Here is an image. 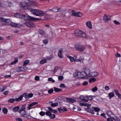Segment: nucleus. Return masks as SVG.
<instances>
[{"label":"nucleus","mask_w":121,"mask_h":121,"mask_svg":"<svg viewBox=\"0 0 121 121\" xmlns=\"http://www.w3.org/2000/svg\"><path fill=\"white\" fill-rule=\"evenodd\" d=\"M72 14L73 15L77 17H81L82 16V14L81 13H76L74 11L72 12Z\"/></svg>","instance_id":"obj_12"},{"label":"nucleus","mask_w":121,"mask_h":121,"mask_svg":"<svg viewBox=\"0 0 121 121\" xmlns=\"http://www.w3.org/2000/svg\"><path fill=\"white\" fill-rule=\"evenodd\" d=\"M16 121H22V119L20 118H17L16 119Z\"/></svg>","instance_id":"obj_54"},{"label":"nucleus","mask_w":121,"mask_h":121,"mask_svg":"<svg viewBox=\"0 0 121 121\" xmlns=\"http://www.w3.org/2000/svg\"><path fill=\"white\" fill-rule=\"evenodd\" d=\"M84 101H83V100H78V102L79 104V105L81 106H91V104H85L83 102Z\"/></svg>","instance_id":"obj_10"},{"label":"nucleus","mask_w":121,"mask_h":121,"mask_svg":"<svg viewBox=\"0 0 121 121\" xmlns=\"http://www.w3.org/2000/svg\"><path fill=\"white\" fill-rule=\"evenodd\" d=\"M49 117L51 119H53L55 117V115L54 114H51V116Z\"/></svg>","instance_id":"obj_40"},{"label":"nucleus","mask_w":121,"mask_h":121,"mask_svg":"<svg viewBox=\"0 0 121 121\" xmlns=\"http://www.w3.org/2000/svg\"><path fill=\"white\" fill-rule=\"evenodd\" d=\"M97 90V88L96 86H95L94 87L92 88V91L93 92H95Z\"/></svg>","instance_id":"obj_45"},{"label":"nucleus","mask_w":121,"mask_h":121,"mask_svg":"<svg viewBox=\"0 0 121 121\" xmlns=\"http://www.w3.org/2000/svg\"><path fill=\"white\" fill-rule=\"evenodd\" d=\"M75 48L76 50L81 52L85 50L86 48L82 45L77 44L75 46Z\"/></svg>","instance_id":"obj_8"},{"label":"nucleus","mask_w":121,"mask_h":121,"mask_svg":"<svg viewBox=\"0 0 121 121\" xmlns=\"http://www.w3.org/2000/svg\"><path fill=\"white\" fill-rule=\"evenodd\" d=\"M51 114V112L49 111H47L46 113V115L49 117Z\"/></svg>","instance_id":"obj_43"},{"label":"nucleus","mask_w":121,"mask_h":121,"mask_svg":"<svg viewBox=\"0 0 121 121\" xmlns=\"http://www.w3.org/2000/svg\"><path fill=\"white\" fill-rule=\"evenodd\" d=\"M9 92V91H4L3 93V94L5 95H7L8 94Z\"/></svg>","instance_id":"obj_61"},{"label":"nucleus","mask_w":121,"mask_h":121,"mask_svg":"<svg viewBox=\"0 0 121 121\" xmlns=\"http://www.w3.org/2000/svg\"><path fill=\"white\" fill-rule=\"evenodd\" d=\"M85 110L88 112L92 114H94V111L92 109L89 108L87 107L86 108Z\"/></svg>","instance_id":"obj_18"},{"label":"nucleus","mask_w":121,"mask_h":121,"mask_svg":"<svg viewBox=\"0 0 121 121\" xmlns=\"http://www.w3.org/2000/svg\"><path fill=\"white\" fill-rule=\"evenodd\" d=\"M60 87L62 88H65L66 87L63 84H61L60 85Z\"/></svg>","instance_id":"obj_47"},{"label":"nucleus","mask_w":121,"mask_h":121,"mask_svg":"<svg viewBox=\"0 0 121 121\" xmlns=\"http://www.w3.org/2000/svg\"><path fill=\"white\" fill-rule=\"evenodd\" d=\"M86 24L87 26L89 28L91 29L92 28V25L90 21L87 22Z\"/></svg>","instance_id":"obj_20"},{"label":"nucleus","mask_w":121,"mask_h":121,"mask_svg":"<svg viewBox=\"0 0 121 121\" xmlns=\"http://www.w3.org/2000/svg\"><path fill=\"white\" fill-rule=\"evenodd\" d=\"M58 79L60 81H61L63 80V76H59L58 77Z\"/></svg>","instance_id":"obj_48"},{"label":"nucleus","mask_w":121,"mask_h":121,"mask_svg":"<svg viewBox=\"0 0 121 121\" xmlns=\"http://www.w3.org/2000/svg\"><path fill=\"white\" fill-rule=\"evenodd\" d=\"M58 110L60 112H62L66 111L67 110L65 107H60L58 108Z\"/></svg>","instance_id":"obj_16"},{"label":"nucleus","mask_w":121,"mask_h":121,"mask_svg":"<svg viewBox=\"0 0 121 121\" xmlns=\"http://www.w3.org/2000/svg\"><path fill=\"white\" fill-rule=\"evenodd\" d=\"M18 61V60L17 58H14V60L12 62H11L10 64L9 65H13L15 64H16L17 62Z\"/></svg>","instance_id":"obj_28"},{"label":"nucleus","mask_w":121,"mask_h":121,"mask_svg":"<svg viewBox=\"0 0 121 121\" xmlns=\"http://www.w3.org/2000/svg\"><path fill=\"white\" fill-rule=\"evenodd\" d=\"M113 91L115 93L116 95L119 93L118 92V91L117 89H115Z\"/></svg>","instance_id":"obj_57"},{"label":"nucleus","mask_w":121,"mask_h":121,"mask_svg":"<svg viewBox=\"0 0 121 121\" xmlns=\"http://www.w3.org/2000/svg\"><path fill=\"white\" fill-rule=\"evenodd\" d=\"M37 3L34 1L30 0H26L25 2H22L20 3V6L23 8L25 9H30L32 6H35Z\"/></svg>","instance_id":"obj_2"},{"label":"nucleus","mask_w":121,"mask_h":121,"mask_svg":"<svg viewBox=\"0 0 121 121\" xmlns=\"http://www.w3.org/2000/svg\"><path fill=\"white\" fill-rule=\"evenodd\" d=\"M75 35L76 36H79L83 37L85 39H87L88 38V37L86 35V34L82 31L78 29H77L74 31Z\"/></svg>","instance_id":"obj_4"},{"label":"nucleus","mask_w":121,"mask_h":121,"mask_svg":"<svg viewBox=\"0 0 121 121\" xmlns=\"http://www.w3.org/2000/svg\"><path fill=\"white\" fill-rule=\"evenodd\" d=\"M48 81L51 82H55V81L52 78H49L48 79Z\"/></svg>","instance_id":"obj_38"},{"label":"nucleus","mask_w":121,"mask_h":121,"mask_svg":"<svg viewBox=\"0 0 121 121\" xmlns=\"http://www.w3.org/2000/svg\"><path fill=\"white\" fill-rule=\"evenodd\" d=\"M101 116H103L104 118H106V116L105 115V114L104 113H102L101 115Z\"/></svg>","instance_id":"obj_56"},{"label":"nucleus","mask_w":121,"mask_h":121,"mask_svg":"<svg viewBox=\"0 0 121 121\" xmlns=\"http://www.w3.org/2000/svg\"><path fill=\"white\" fill-rule=\"evenodd\" d=\"M106 113L108 117L112 118L115 116V115L111 111H107L106 112Z\"/></svg>","instance_id":"obj_13"},{"label":"nucleus","mask_w":121,"mask_h":121,"mask_svg":"<svg viewBox=\"0 0 121 121\" xmlns=\"http://www.w3.org/2000/svg\"><path fill=\"white\" fill-rule=\"evenodd\" d=\"M80 55V54H78L77 55H75L73 57L68 55H67V56L68 58H69L70 61L71 62H82L84 60L83 58L81 57L80 56L79 57H78L79 55Z\"/></svg>","instance_id":"obj_3"},{"label":"nucleus","mask_w":121,"mask_h":121,"mask_svg":"<svg viewBox=\"0 0 121 121\" xmlns=\"http://www.w3.org/2000/svg\"><path fill=\"white\" fill-rule=\"evenodd\" d=\"M21 67H18L17 68H16V70L18 72H21V70H20Z\"/></svg>","instance_id":"obj_49"},{"label":"nucleus","mask_w":121,"mask_h":121,"mask_svg":"<svg viewBox=\"0 0 121 121\" xmlns=\"http://www.w3.org/2000/svg\"><path fill=\"white\" fill-rule=\"evenodd\" d=\"M114 23L116 25H119L120 24V23L118 21H116V20H114Z\"/></svg>","instance_id":"obj_59"},{"label":"nucleus","mask_w":121,"mask_h":121,"mask_svg":"<svg viewBox=\"0 0 121 121\" xmlns=\"http://www.w3.org/2000/svg\"><path fill=\"white\" fill-rule=\"evenodd\" d=\"M30 12L33 15L36 16L42 15L43 14V12L42 11L33 9L30 10Z\"/></svg>","instance_id":"obj_5"},{"label":"nucleus","mask_w":121,"mask_h":121,"mask_svg":"<svg viewBox=\"0 0 121 121\" xmlns=\"http://www.w3.org/2000/svg\"><path fill=\"white\" fill-rule=\"evenodd\" d=\"M90 79L89 80V82L90 83H92L93 82L95 81L96 79L95 78H90Z\"/></svg>","instance_id":"obj_32"},{"label":"nucleus","mask_w":121,"mask_h":121,"mask_svg":"<svg viewBox=\"0 0 121 121\" xmlns=\"http://www.w3.org/2000/svg\"><path fill=\"white\" fill-rule=\"evenodd\" d=\"M76 75V77L79 78L86 79H90L91 77H95L98 76L99 73L97 72H90V70L88 69H85L84 71L78 72L74 73V75Z\"/></svg>","instance_id":"obj_1"},{"label":"nucleus","mask_w":121,"mask_h":121,"mask_svg":"<svg viewBox=\"0 0 121 121\" xmlns=\"http://www.w3.org/2000/svg\"><path fill=\"white\" fill-rule=\"evenodd\" d=\"M19 108L18 106H16L13 109V111L14 112H17L19 110Z\"/></svg>","instance_id":"obj_29"},{"label":"nucleus","mask_w":121,"mask_h":121,"mask_svg":"<svg viewBox=\"0 0 121 121\" xmlns=\"http://www.w3.org/2000/svg\"><path fill=\"white\" fill-rule=\"evenodd\" d=\"M62 49H60L58 53V56L60 58H62L63 57V56L62 54Z\"/></svg>","instance_id":"obj_17"},{"label":"nucleus","mask_w":121,"mask_h":121,"mask_svg":"<svg viewBox=\"0 0 121 121\" xmlns=\"http://www.w3.org/2000/svg\"><path fill=\"white\" fill-rule=\"evenodd\" d=\"M80 99H82V100H83V101H84L85 102H87L88 101V100L85 99H84V97L82 96H80Z\"/></svg>","instance_id":"obj_31"},{"label":"nucleus","mask_w":121,"mask_h":121,"mask_svg":"<svg viewBox=\"0 0 121 121\" xmlns=\"http://www.w3.org/2000/svg\"><path fill=\"white\" fill-rule=\"evenodd\" d=\"M50 10L51 11H52L55 12H59V10L58 9V8L57 7H54L52 9H50Z\"/></svg>","instance_id":"obj_26"},{"label":"nucleus","mask_w":121,"mask_h":121,"mask_svg":"<svg viewBox=\"0 0 121 121\" xmlns=\"http://www.w3.org/2000/svg\"><path fill=\"white\" fill-rule=\"evenodd\" d=\"M43 42L45 44L48 43V42L47 40H44L43 41Z\"/></svg>","instance_id":"obj_60"},{"label":"nucleus","mask_w":121,"mask_h":121,"mask_svg":"<svg viewBox=\"0 0 121 121\" xmlns=\"http://www.w3.org/2000/svg\"><path fill=\"white\" fill-rule=\"evenodd\" d=\"M48 108L49 110L51 112L55 113H57V111L53 109L51 107H48Z\"/></svg>","instance_id":"obj_24"},{"label":"nucleus","mask_w":121,"mask_h":121,"mask_svg":"<svg viewBox=\"0 0 121 121\" xmlns=\"http://www.w3.org/2000/svg\"><path fill=\"white\" fill-rule=\"evenodd\" d=\"M53 91L54 90L53 89H52L48 90V93L51 94L53 92Z\"/></svg>","instance_id":"obj_50"},{"label":"nucleus","mask_w":121,"mask_h":121,"mask_svg":"<svg viewBox=\"0 0 121 121\" xmlns=\"http://www.w3.org/2000/svg\"><path fill=\"white\" fill-rule=\"evenodd\" d=\"M29 62V60H26L24 62L23 65H25L27 64Z\"/></svg>","instance_id":"obj_36"},{"label":"nucleus","mask_w":121,"mask_h":121,"mask_svg":"<svg viewBox=\"0 0 121 121\" xmlns=\"http://www.w3.org/2000/svg\"><path fill=\"white\" fill-rule=\"evenodd\" d=\"M112 119V117L108 118H107V120L108 121H113Z\"/></svg>","instance_id":"obj_58"},{"label":"nucleus","mask_w":121,"mask_h":121,"mask_svg":"<svg viewBox=\"0 0 121 121\" xmlns=\"http://www.w3.org/2000/svg\"><path fill=\"white\" fill-rule=\"evenodd\" d=\"M25 24L28 27L30 28L33 27L35 26V25L32 22H26Z\"/></svg>","instance_id":"obj_11"},{"label":"nucleus","mask_w":121,"mask_h":121,"mask_svg":"<svg viewBox=\"0 0 121 121\" xmlns=\"http://www.w3.org/2000/svg\"><path fill=\"white\" fill-rule=\"evenodd\" d=\"M19 113L23 117L27 118H30L28 115L26 114V112L25 110H20Z\"/></svg>","instance_id":"obj_9"},{"label":"nucleus","mask_w":121,"mask_h":121,"mask_svg":"<svg viewBox=\"0 0 121 121\" xmlns=\"http://www.w3.org/2000/svg\"><path fill=\"white\" fill-rule=\"evenodd\" d=\"M39 114L40 115L43 116L45 115V113L44 112L42 111L40 112Z\"/></svg>","instance_id":"obj_44"},{"label":"nucleus","mask_w":121,"mask_h":121,"mask_svg":"<svg viewBox=\"0 0 121 121\" xmlns=\"http://www.w3.org/2000/svg\"><path fill=\"white\" fill-rule=\"evenodd\" d=\"M88 84V82L86 81H85L84 82L83 84L82 85L84 86H86Z\"/></svg>","instance_id":"obj_63"},{"label":"nucleus","mask_w":121,"mask_h":121,"mask_svg":"<svg viewBox=\"0 0 121 121\" xmlns=\"http://www.w3.org/2000/svg\"><path fill=\"white\" fill-rule=\"evenodd\" d=\"M28 95L29 96V98H31L32 97H33V95L32 93H31L29 94H28Z\"/></svg>","instance_id":"obj_55"},{"label":"nucleus","mask_w":121,"mask_h":121,"mask_svg":"<svg viewBox=\"0 0 121 121\" xmlns=\"http://www.w3.org/2000/svg\"><path fill=\"white\" fill-rule=\"evenodd\" d=\"M29 115V117H31L32 118H33L34 119H36V118L33 117H35L36 115L35 113H32V112H31V114L29 113V115Z\"/></svg>","instance_id":"obj_27"},{"label":"nucleus","mask_w":121,"mask_h":121,"mask_svg":"<svg viewBox=\"0 0 121 121\" xmlns=\"http://www.w3.org/2000/svg\"><path fill=\"white\" fill-rule=\"evenodd\" d=\"M24 97V98L27 99H29V97L28 95V94L27 93H25L23 94H22L18 98H16L15 100L17 101H19L21 100L23 97Z\"/></svg>","instance_id":"obj_7"},{"label":"nucleus","mask_w":121,"mask_h":121,"mask_svg":"<svg viewBox=\"0 0 121 121\" xmlns=\"http://www.w3.org/2000/svg\"><path fill=\"white\" fill-rule=\"evenodd\" d=\"M67 100L68 102L71 103H74L76 101L75 99L73 98H67Z\"/></svg>","instance_id":"obj_23"},{"label":"nucleus","mask_w":121,"mask_h":121,"mask_svg":"<svg viewBox=\"0 0 121 121\" xmlns=\"http://www.w3.org/2000/svg\"><path fill=\"white\" fill-rule=\"evenodd\" d=\"M15 101V100L13 98L10 99L8 100V102L9 103H13Z\"/></svg>","instance_id":"obj_42"},{"label":"nucleus","mask_w":121,"mask_h":121,"mask_svg":"<svg viewBox=\"0 0 121 121\" xmlns=\"http://www.w3.org/2000/svg\"><path fill=\"white\" fill-rule=\"evenodd\" d=\"M110 17L108 15H105L104 17V20L105 21H107L110 19Z\"/></svg>","instance_id":"obj_19"},{"label":"nucleus","mask_w":121,"mask_h":121,"mask_svg":"<svg viewBox=\"0 0 121 121\" xmlns=\"http://www.w3.org/2000/svg\"><path fill=\"white\" fill-rule=\"evenodd\" d=\"M104 88L105 89L106 91H108L109 89V86H105Z\"/></svg>","instance_id":"obj_52"},{"label":"nucleus","mask_w":121,"mask_h":121,"mask_svg":"<svg viewBox=\"0 0 121 121\" xmlns=\"http://www.w3.org/2000/svg\"><path fill=\"white\" fill-rule=\"evenodd\" d=\"M22 18H24L25 20L33 21L37 19L36 18L27 15H23Z\"/></svg>","instance_id":"obj_6"},{"label":"nucleus","mask_w":121,"mask_h":121,"mask_svg":"<svg viewBox=\"0 0 121 121\" xmlns=\"http://www.w3.org/2000/svg\"><path fill=\"white\" fill-rule=\"evenodd\" d=\"M38 103L37 102H35L30 104L27 107L28 109L29 110L32 109V107L37 104Z\"/></svg>","instance_id":"obj_15"},{"label":"nucleus","mask_w":121,"mask_h":121,"mask_svg":"<svg viewBox=\"0 0 121 121\" xmlns=\"http://www.w3.org/2000/svg\"><path fill=\"white\" fill-rule=\"evenodd\" d=\"M116 95H117L118 98L119 99L121 98V94H120L119 93L117 94Z\"/></svg>","instance_id":"obj_62"},{"label":"nucleus","mask_w":121,"mask_h":121,"mask_svg":"<svg viewBox=\"0 0 121 121\" xmlns=\"http://www.w3.org/2000/svg\"><path fill=\"white\" fill-rule=\"evenodd\" d=\"M114 96V94L113 92H111L108 94V96L109 97V99H111Z\"/></svg>","instance_id":"obj_25"},{"label":"nucleus","mask_w":121,"mask_h":121,"mask_svg":"<svg viewBox=\"0 0 121 121\" xmlns=\"http://www.w3.org/2000/svg\"><path fill=\"white\" fill-rule=\"evenodd\" d=\"M7 3L8 5L9 6L11 7L13 6V4L11 2H8Z\"/></svg>","instance_id":"obj_46"},{"label":"nucleus","mask_w":121,"mask_h":121,"mask_svg":"<svg viewBox=\"0 0 121 121\" xmlns=\"http://www.w3.org/2000/svg\"><path fill=\"white\" fill-rule=\"evenodd\" d=\"M24 69V71H25L27 70L28 69V68L26 66H25L23 67Z\"/></svg>","instance_id":"obj_64"},{"label":"nucleus","mask_w":121,"mask_h":121,"mask_svg":"<svg viewBox=\"0 0 121 121\" xmlns=\"http://www.w3.org/2000/svg\"><path fill=\"white\" fill-rule=\"evenodd\" d=\"M54 91L56 92H58L61 91L62 90L58 88L55 87L54 88Z\"/></svg>","instance_id":"obj_37"},{"label":"nucleus","mask_w":121,"mask_h":121,"mask_svg":"<svg viewBox=\"0 0 121 121\" xmlns=\"http://www.w3.org/2000/svg\"><path fill=\"white\" fill-rule=\"evenodd\" d=\"M95 97V96H91V95L87 96H86V97L89 100H90L92 98H93V97Z\"/></svg>","instance_id":"obj_39"},{"label":"nucleus","mask_w":121,"mask_h":121,"mask_svg":"<svg viewBox=\"0 0 121 121\" xmlns=\"http://www.w3.org/2000/svg\"><path fill=\"white\" fill-rule=\"evenodd\" d=\"M47 60L46 59H44L41 60L40 62V63L41 64H43L45 63L47 61Z\"/></svg>","instance_id":"obj_34"},{"label":"nucleus","mask_w":121,"mask_h":121,"mask_svg":"<svg viewBox=\"0 0 121 121\" xmlns=\"http://www.w3.org/2000/svg\"><path fill=\"white\" fill-rule=\"evenodd\" d=\"M112 118L115 121H120V119L118 117L115 116V115L114 117H113Z\"/></svg>","instance_id":"obj_30"},{"label":"nucleus","mask_w":121,"mask_h":121,"mask_svg":"<svg viewBox=\"0 0 121 121\" xmlns=\"http://www.w3.org/2000/svg\"><path fill=\"white\" fill-rule=\"evenodd\" d=\"M10 25L12 26L17 27L19 26L20 25L19 23H14L11 22L10 23Z\"/></svg>","instance_id":"obj_22"},{"label":"nucleus","mask_w":121,"mask_h":121,"mask_svg":"<svg viewBox=\"0 0 121 121\" xmlns=\"http://www.w3.org/2000/svg\"><path fill=\"white\" fill-rule=\"evenodd\" d=\"M10 21V19H6L2 17H0V22H3L8 23Z\"/></svg>","instance_id":"obj_14"},{"label":"nucleus","mask_w":121,"mask_h":121,"mask_svg":"<svg viewBox=\"0 0 121 121\" xmlns=\"http://www.w3.org/2000/svg\"><path fill=\"white\" fill-rule=\"evenodd\" d=\"M58 104L57 102L52 103L51 104V106L52 107H55L57 106Z\"/></svg>","instance_id":"obj_33"},{"label":"nucleus","mask_w":121,"mask_h":121,"mask_svg":"<svg viewBox=\"0 0 121 121\" xmlns=\"http://www.w3.org/2000/svg\"><path fill=\"white\" fill-rule=\"evenodd\" d=\"M92 108L94 109V110L95 112H98L100 110V109L99 108H97V107H94V108Z\"/></svg>","instance_id":"obj_41"},{"label":"nucleus","mask_w":121,"mask_h":121,"mask_svg":"<svg viewBox=\"0 0 121 121\" xmlns=\"http://www.w3.org/2000/svg\"><path fill=\"white\" fill-rule=\"evenodd\" d=\"M23 14H20L19 13H16L15 14L14 16L15 17L18 18H22Z\"/></svg>","instance_id":"obj_21"},{"label":"nucleus","mask_w":121,"mask_h":121,"mask_svg":"<svg viewBox=\"0 0 121 121\" xmlns=\"http://www.w3.org/2000/svg\"><path fill=\"white\" fill-rule=\"evenodd\" d=\"M7 109L5 108H4L2 109V111L3 112L4 114H6L8 112Z\"/></svg>","instance_id":"obj_35"},{"label":"nucleus","mask_w":121,"mask_h":121,"mask_svg":"<svg viewBox=\"0 0 121 121\" xmlns=\"http://www.w3.org/2000/svg\"><path fill=\"white\" fill-rule=\"evenodd\" d=\"M35 79L36 81H39V77L38 76H36L35 78Z\"/></svg>","instance_id":"obj_51"},{"label":"nucleus","mask_w":121,"mask_h":121,"mask_svg":"<svg viewBox=\"0 0 121 121\" xmlns=\"http://www.w3.org/2000/svg\"><path fill=\"white\" fill-rule=\"evenodd\" d=\"M115 55L116 57H120L121 56V55L120 54L117 53L115 54Z\"/></svg>","instance_id":"obj_53"}]
</instances>
